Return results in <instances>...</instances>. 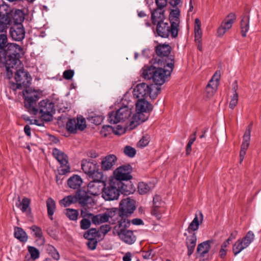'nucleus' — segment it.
Segmentation results:
<instances>
[{"label":"nucleus","instance_id":"1","mask_svg":"<svg viewBox=\"0 0 261 261\" xmlns=\"http://www.w3.org/2000/svg\"><path fill=\"white\" fill-rule=\"evenodd\" d=\"M4 33L0 34V68L6 69L7 78L10 79L13 73L12 69H16L20 62L22 48L16 43H8L6 32Z\"/></svg>","mask_w":261,"mask_h":261},{"label":"nucleus","instance_id":"2","mask_svg":"<svg viewBox=\"0 0 261 261\" xmlns=\"http://www.w3.org/2000/svg\"><path fill=\"white\" fill-rule=\"evenodd\" d=\"M24 104L28 111L32 115H39L41 120L51 121L55 113L54 103L48 99L40 101L37 107L36 102L40 98V93L32 89H27L23 92Z\"/></svg>","mask_w":261,"mask_h":261},{"label":"nucleus","instance_id":"3","mask_svg":"<svg viewBox=\"0 0 261 261\" xmlns=\"http://www.w3.org/2000/svg\"><path fill=\"white\" fill-rule=\"evenodd\" d=\"M24 15L22 10H16L12 11L8 5H0V33L6 32L12 20L14 24L22 23Z\"/></svg>","mask_w":261,"mask_h":261},{"label":"nucleus","instance_id":"4","mask_svg":"<svg viewBox=\"0 0 261 261\" xmlns=\"http://www.w3.org/2000/svg\"><path fill=\"white\" fill-rule=\"evenodd\" d=\"M137 113L131 118L127 127L133 129L141 123L146 121L148 117V113L152 110V106L146 99H138L136 103Z\"/></svg>","mask_w":261,"mask_h":261},{"label":"nucleus","instance_id":"5","mask_svg":"<svg viewBox=\"0 0 261 261\" xmlns=\"http://www.w3.org/2000/svg\"><path fill=\"white\" fill-rule=\"evenodd\" d=\"M180 13V11L178 8L170 9L168 16L170 25L168 26V23L164 22V28L167 25L166 32H164V38H168L170 36L172 39H175L177 37L179 31Z\"/></svg>","mask_w":261,"mask_h":261},{"label":"nucleus","instance_id":"6","mask_svg":"<svg viewBox=\"0 0 261 261\" xmlns=\"http://www.w3.org/2000/svg\"><path fill=\"white\" fill-rule=\"evenodd\" d=\"M161 88L155 85H148L142 83L138 84L134 90V95L138 99H147L148 97L151 99H154Z\"/></svg>","mask_w":261,"mask_h":261},{"label":"nucleus","instance_id":"7","mask_svg":"<svg viewBox=\"0 0 261 261\" xmlns=\"http://www.w3.org/2000/svg\"><path fill=\"white\" fill-rule=\"evenodd\" d=\"M175 64V53L172 47L164 43V83L169 81Z\"/></svg>","mask_w":261,"mask_h":261},{"label":"nucleus","instance_id":"8","mask_svg":"<svg viewBox=\"0 0 261 261\" xmlns=\"http://www.w3.org/2000/svg\"><path fill=\"white\" fill-rule=\"evenodd\" d=\"M143 77L146 80L152 79L154 84L161 87L163 84V68L162 66L154 65L144 69Z\"/></svg>","mask_w":261,"mask_h":261},{"label":"nucleus","instance_id":"9","mask_svg":"<svg viewBox=\"0 0 261 261\" xmlns=\"http://www.w3.org/2000/svg\"><path fill=\"white\" fill-rule=\"evenodd\" d=\"M15 79L16 83L9 82V86L13 90L25 88V91L27 89H31L28 87L31 84V77L29 76L28 72L24 69H19L16 71Z\"/></svg>","mask_w":261,"mask_h":261},{"label":"nucleus","instance_id":"10","mask_svg":"<svg viewBox=\"0 0 261 261\" xmlns=\"http://www.w3.org/2000/svg\"><path fill=\"white\" fill-rule=\"evenodd\" d=\"M156 8L151 12V21L152 24L156 25V30L154 32L155 36L163 37V2H160L156 4Z\"/></svg>","mask_w":261,"mask_h":261},{"label":"nucleus","instance_id":"11","mask_svg":"<svg viewBox=\"0 0 261 261\" xmlns=\"http://www.w3.org/2000/svg\"><path fill=\"white\" fill-rule=\"evenodd\" d=\"M120 181L117 179L110 180L108 185L105 184L102 196L106 200H114L119 198L120 195L119 186Z\"/></svg>","mask_w":261,"mask_h":261},{"label":"nucleus","instance_id":"12","mask_svg":"<svg viewBox=\"0 0 261 261\" xmlns=\"http://www.w3.org/2000/svg\"><path fill=\"white\" fill-rule=\"evenodd\" d=\"M132 111L127 106H123L115 112H112L109 114L108 121L111 124L124 121L131 115Z\"/></svg>","mask_w":261,"mask_h":261},{"label":"nucleus","instance_id":"13","mask_svg":"<svg viewBox=\"0 0 261 261\" xmlns=\"http://www.w3.org/2000/svg\"><path fill=\"white\" fill-rule=\"evenodd\" d=\"M53 155L61 165L58 169L59 174L64 175L69 172L70 167L68 163V156L64 152L56 148L53 149Z\"/></svg>","mask_w":261,"mask_h":261},{"label":"nucleus","instance_id":"14","mask_svg":"<svg viewBox=\"0 0 261 261\" xmlns=\"http://www.w3.org/2000/svg\"><path fill=\"white\" fill-rule=\"evenodd\" d=\"M136 209L135 201L127 198L122 199L119 204L118 214L119 217H126L130 216Z\"/></svg>","mask_w":261,"mask_h":261},{"label":"nucleus","instance_id":"15","mask_svg":"<svg viewBox=\"0 0 261 261\" xmlns=\"http://www.w3.org/2000/svg\"><path fill=\"white\" fill-rule=\"evenodd\" d=\"M66 127L68 132L75 134L77 131H82L86 127V122L84 118L78 117L77 119H69L66 123Z\"/></svg>","mask_w":261,"mask_h":261},{"label":"nucleus","instance_id":"16","mask_svg":"<svg viewBox=\"0 0 261 261\" xmlns=\"http://www.w3.org/2000/svg\"><path fill=\"white\" fill-rule=\"evenodd\" d=\"M132 168L130 165L120 166L114 171L115 178L113 179H117L119 181L129 180L132 178Z\"/></svg>","mask_w":261,"mask_h":261},{"label":"nucleus","instance_id":"17","mask_svg":"<svg viewBox=\"0 0 261 261\" xmlns=\"http://www.w3.org/2000/svg\"><path fill=\"white\" fill-rule=\"evenodd\" d=\"M252 126V122H251L246 128V129L243 137V142L241 146L240 152V163H241L244 159L250 141L251 131Z\"/></svg>","mask_w":261,"mask_h":261},{"label":"nucleus","instance_id":"18","mask_svg":"<svg viewBox=\"0 0 261 261\" xmlns=\"http://www.w3.org/2000/svg\"><path fill=\"white\" fill-rule=\"evenodd\" d=\"M81 167L84 172L90 177L94 178L98 174L101 177L102 176L101 173L98 172L96 164L93 162L88 161L87 160H83L82 161Z\"/></svg>","mask_w":261,"mask_h":261},{"label":"nucleus","instance_id":"19","mask_svg":"<svg viewBox=\"0 0 261 261\" xmlns=\"http://www.w3.org/2000/svg\"><path fill=\"white\" fill-rule=\"evenodd\" d=\"M9 34L13 40L20 41L24 38L25 32L22 23L14 24L9 29Z\"/></svg>","mask_w":261,"mask_h":261},{"label":"nucleus","instance_id":"20","mask_svg":"<svg viewBox=\"0 0 261 261\" xmlns=\"http://www.w3.org/2000/svg\"><path fill=\"white\" fill-rule=\"evenodd\" d=\"M236 19V16L233 13H230L227 16L226 18L225 19V21L222 22L220 26L217 30L218 35L220 37H222L224 35L225 32L230 29L232 24L233 23Z\"/></svg>","mask_w":261,"mask_h":261},{"label":"nucleus","instance_id":"21","mask_svg":"<svg viewBox=\"0 0 261 261\" xmlns=\"http://www.w3.org/2000/svg\"><path fill=\"white\" fill-rule=\"evenodd\" d=\"M116 233L120 240L127 244L132 245L136 240V237L132 230L123 229L117 230Z\"/></svg>","mask_w":261,"mask_h":261},{"label":"nucleus","instance_id":"22","mask_svg":"<svg viewBox=\"0 0 261 261\" xmlns=\"http://www.w3.org/2000/svg\"><path fill=\"white\" fill-rule=\"evenodd\" d=\"M105 184V182L100 179H94L88 184V192L94 196L102 194Z\"/></svg>","mask_w":261,"mask_h":261},{"label":"nucleus","instance_id":"23","mask_svg":"<svg viewBox=\"0 0 261 261\" xmlns=\"http://www.w3.org/2000/svg\"><path fill=\"white\" fill-rule=\"evenodd\" d=\"M74 196L76 197V202L78 201L83 207L87 206L92 201L91 197L84 190H77Z\"/></svg>","mask_w":261,"mask_h":261},{"label":"nucleus","instance_id":"24","mask_svg":"<svg viewBox=\"0 0 261 261\" xmlns=\"http://www.w3.org/2000/svg\"><path fill=\"white\" fill-rule=\"evenodd\" d=\"M117 159V157L114 154L106 156L101 161V169L104 171L111 170L115 164Z\"/></svg>","mask_w":261,"mask_h":261},{"label":"nucleus","instance_id":"25","mask_svg":"<svg viewBox=\"0 0 261 261\" xmlns=\"http://www.w3.org/2000/svg\"><path fill=\"white\" fill-rule=\"evenodd\" d=\"M213 243V240H208L198 245L196 252L199 254L200 257H203L205 256V254L209 252L211 247V244Z\"/></svg>","mask_w":261,"mask_h":261},{"label":"nucleus","instance_id":"26","mask_svg":"<svg viewBox=\"0 0 261 261\" xmlns=\"http://www.w3.org/2000/svg\"><path fill=\"white\" fill-rule=\"evenodd\" d=\"M154 43L158 44L155 47L156 57H153V64L158 65L162 66L163 64V44L159 43L157 41H154Z\"/></svg>","mask_w":261,"mask_h":261},{"label":"nucleus","instance_id":"27","mask_svg":"<svg viewBox=\"0 0 261 261\" xmlns=\"http://www.w3.org/2000/svg\"><path fill=\"white\" fill-rule=\"evenodd\" d=\"M162 202V196L159 195H155L153 199V208L151 211V214L158 219H160L162 216V213H160L158 210L159 207H160Z\"/></svg>","mask_w":261,"mask_h":261},{"label":"nucleus","instance_id":"28","mask_svg":"<svg viewBox=\"0 0 261 261\" xmlns=\"http://www.w3.org/2000/svg\"><path fill=\"white\" fill-rule=\"evenodd\" d=\"M199 217H198L197 214H195V217L193 221L190 223L188 231L190 233L191 231H195L199 228V225L202 223L203 215L201 212H199Z\"/></svg>","mask_w":261,"mask_h":261},{"label":"nucleus","instance_id":"29","mask_svg":"<svg viewBox=\"0 0 261 261\" xmlns=\"http://www.w3.org/2000/svg\"><path fill=\"white\" fill-rule=\"evenodd\" d=\"M197 241V238L195 233H193L190 236L186 238V246L187 247V254L189 256H191L193 253Z\"/></svg>","mask_w":261,"mask_h":261},{"label":"nucleus","instance_id":"30","mask_svg":"<svg viewBox=\"0 0 261 261\" xmlns=\"http://www.w3.org/2000/svg\"><path fill=\"white\" fill-rule=\"evenodd\" d=\"M82 183V178L77 175H73L67 180V184L69 188L77 190L81 188Z\"/></svg>","mask_w":261,"mask_h":261},{"label":"nucleus","instance_id":"31","mask_svg":"<svg viewBox=\"0 0 261 261\" xmlns=\"http://www.w3.org/2000/svg\"><path fill=\"white\" fill-rule=\"evenodd\" d=\"M31 203L30 199L24 197L22 201H20V197H18V202L16 203V206L19 208L22 213H31V207L30 206Z\"/></svg>","mask_w":261,"mask_h":261},{"label":"nucleus","instance_id":"32","mask_svg":"<svg viewBox=\"0 0 261 261\" xmlns=\"http://www.w3.org/2000/svg\"><path fill=\"white\" fill-rule=\"evenodd\" d=\"M110 217L109 213H103L96 215H93L91 218V222L95 225H99L108 222Z\"/></svg>","mask_w":261,"mask_h":261},{"label":"nucleus","instance_id":"33","mask_svg":"<svg viewBox=\"0 0 261 261\" xmlns=\"http://www.w3.org/2000/svg\"><path fill=\"white\" fill-rule=\"evenodd\" d=\"M126 183L120 181L121 185L119 186V192L124 195H129L135 191V188L130 181L125 180Z\"/></svg>","mask_w":261,"mask_h":261},{"label":"nucleus","instance_id":"34","mask_svg":"<svg viewBox=\"0 0 261 261\" xmlns=\"http://www.w3.org/2000/svg\"><path fill=\"white\" fill-rule=\"evenodd\" d=\"M241 35L242 37H245L249 29V15L244 14L241 21Z\"/></svg>","mask_w":261,"mask_h":261},{"label":"nucleus","instance_id":"35","mask_svg":"<svg viewBox=\"0 0 261 261\" xmlns=\"http://www.w3.org/2000/svg\"><path fill=\"white\" fill-rule=\"evenodd\" d=\"M232 90L233 91V94L231 96V100L229 103V107L231 109H233L237 106L238 102V93L237 92L238 85L237 81L232 83Z\"/></svg>","mask_w":261,"mask_h":261},{"label":"nucleus","instance_id":"36","mask_svg":"<svg viewBox=\"0 0 261 261\" xmlns=\"http://www.w3.org/2000/svg\"><path fill=\"white\" fill-rule=\"evenodd\" d=\"M84 237L87 240L97 239L102 240V236L99 234L98 230L95 228H91L84 233Z\"/></svg>","mask_w":261,"mask_h":261},{"label":"nucleus","instance_id":"37","mask_svg":"<svg viewBox=\"0 0 261 261\" xmlns=\"http://www.w3.org/2000/svg\"><path fill=\"white\" fill-rule=\"evenodd\" d=\"M154 186L151 183L140 182L138 184V192L140 194H145L150 191Z\"/></svg>","mask_w":261,"mask_h":261},{"label":"nucleus","instance_id":"38","mask_svg":"<svg viewBox=\"0 0 261 261\" xmlns=\"http://www.w3.org/2000/svg\"><path fill=\"white\" fill-rule=\"evenodd\" d=\"M121 219L118 221V224L115 226L114 229L117 232V230L127 229L130 225V221L127 219L126 217H120Z\"/></svg>","mask_w":261,"mask_h":261},{"label":"nucleus","instance_id":"39","mask_svg":"<svg viewBox=\"0 0 261 261\" xmlns=\"http://www.w3.org/2000/svg\"><path fill=\"white\" fill-rule=\"evenodd\" d=\"M46 206L48 217L52 220V217L56 210V203L55 200L51 198H48L46 200Z\"/></svg>","mask_w":261,"mask_h":261},{"label":"nucleus","instance_id":"40","mask_svg":"<svg viewBox=\"0 0 261 261\" xmlns=\"http://www.w3.org/2000/svg\"><path fill=\"white\" fill-rule=\"evenodd\" d=\"M14 236L22 242H25L28 240V236L26 232L20 227H16L15 228Z\"/></svg>","mask_w":261,"mask_h":261},{"label":"nucleus","instance_id":"41","mask_svg":"<svg viewBox=\"0 0 261 261\" xmlns=\"http://www.w3.org/2000/svg\"><path fill=\"white\" fill-rule=\"evenodd\" d=\"M30 229L34 233V236L35 238L41 240L43 243L45 242V238L43 237L42 230L40 227L33 225L30 227Z\"/></svg>","mask_w":261,"mask_h":261},{"label":"nucleus","instance_id":"42","mask_svg":"<svg viewBox=\"0 0 261 261\" xmlns=\"http://www.w3.org/2000/svg\"><path fill=\"white\" fill-rule=\"evenodd\" d=\"M254 238V233L251 231H249L245 236L240 240L243 243L245 247H247L253 241Z\"/></svg>","mask_w":261,"mask_h":261},{"label":"nucleus","instance_id":"43","mask_svg":"<svg viewBox=\"0 0 261 261\" xmlns=\"http://www.w3.org/2000/svg\"><path fill=\"white\" fill-rule=\"evenodd\" d=\"M246 248L247 247H245L242 242L240 240H238L233 245L232 251L236 256Z\"/></svg>","mask_w":261,"mask_h":261},{"label":"nucleus","instance_id":"44","mask_svg":"<svg viewBox=\"0 0 261 261\" xmlns=\"http://www.w3.org/2000/svg\"><path fill=\"white\" fill-rule=\"evenodd\" d=\"M76 202V197H75V196L72 195L66 196L62 199L60 201V203L65 207L68 206L70 204Z\"/></svg>","mask_w":261,"mask_h":261},{"label":"nucleus","instance_id":"45","mask_svg":"<svg viewBox=\"0 0 261 261\" xmlns=\"http://www.w3.org/2000/svg\"><path fill=\"white\" fill-rule=\"evenodd\" d=\"M195 38H197L198 40L201 38L202 31L201 30V22L198 18H196L195 20V27H194Z\"/></svg>","mask_w":261,"mask_h":261},{"label":"nucleus","instance_id":"46","mask_svg":"<svg viewBox=\"0 0 261 261\" xmlns=\"http://www.w3.org/2000/svg\"><path fill=\"white\" fill-rule=\"evenodd\" d=\"M65 214L70 220L72 221H76L79 215L77 210L72 208H67Z\"/></svg>","mask_w":261,"mask_h":261},{"label":"nucleus","instance_id":"47","mask_svg":"<svg viewBox=\"0 0 261 261\" xmlns=\"http://www.w3.org/2000/svg\"><path fill=\"white\" fill-rule=\"evenodd\" d=\"M47 251L55 260H58L60 258L59 252L53 246L48 245L47 247Z\"/></svg>","mask_w":261,"mask_h":261},{"label":"nucleus","instance_id":"48","mask_svg":"<svg viewBox=\"0 0 261 261\" xmlns=\"http://www.w3.org/2000/svg\"><path fill=\"white\" fill-rule=\"evenodd\" d=\"M28 251L31 255V257L33 260H35L39 257V251L35 247L32 246L28 247Z\"/></svg>","mask_w":261,"mask_h":261},{"label":"nucleus","instance_id":"49","mask_svg":"<svg viewBox=\"0 0 261 261\" xmlns=\"http://www.w3.org/2000/svg\"><path fill=\"white\" fill-rule=\"evenodd\" d=\"M123 152L127 156L133 158L136 153V150L135 148L130 146H126L123 149Z\"/></svg>","mask_w":261,"mask_h":261},{"label":"nucleus","instance_id":"50","mask_svg":"<svg viewBox=\"0 0 261 261\" xmlns=\"http://www.w3.org/2000/svg\"><path fill=\"white\" fill-rule=\"evenodd\" d=\"M111 227L110 225L105 224L101 225L99 229L98 230L99 232V234L102 236V239L104 236L111 230Z\"/></svg>","mask_w":261,"mask_h":261},{"label":"nucleus","instance_id":"51","mask_svg":"<svg viewBox=\"0 0 261 261\" xmlns=\"http://www.w3.org/2000/svg\"><path fill=\"white\" fill-rule=\"evenodd\" d=\"M91 222L87 218H83L80 221V227L82 229L86 230L88 229L91 226Z\"/></svg>","mask_w":261,"mask_h":261},{"label":"nucleus","instance_id":"52","mask_svg":"<svg viewBox=\"0 0 261 261\" xmlns=\"http://www.w3.org/2000/svg\"><path fill=\"white\" fill-rule=\"evenodd\" d=\"M74 74L73 70L69 69L65 70L63 73V77L64 79L67 80H71Z\"/></svg>","mask_w":261,"mask_h":261},{"label":"nucleus","instance_id":"53","mask_svg":"<svg viewBox=\"0 0 261 261\" xmlns=\"http://www.w3.org/2000/svg\"><path fill=\"white\" fill-rule=\"evenodd\" d=\"M149 142V141L147 137H143L138 142L137 145L140 147H144L148 144Z\"/></svg>","mask_w":261,"mask_h":261},{"label":"nucleus","instance_id":"54","mask_svg":"<svg viewBox=\"0 0 261 261\" xmlns=\"http://www.w3.org/2000/svg\"><path fill=\"white\" fill-rule=\"evenodd\" d=\"M89 241L87 243V246L88 248L91 250H94L96 249L97 242L99 241L97 239L88 240Z\"/></svg>","mask_w":261,"mask_h":261},{"label":"nucleus","instance_id":"55","mask_svg":"<svg viewBox=\"0 0 261 261\" xmlns=\"http://www.w3.org/2000/svg\"><path fill=\"white\" fill-rule=\"evenodd\" d=\"M81 216L83 218H89L91 219V218L93 217V214L88 212L86 210V208L85 207L82 209L81 212Z\"/></svg>","mask_w":261,"mask_h":261},{"label":"nucleus","instance_id":"56","mask_svg":"<svg viewBox=\"0 0 261 261\" xmlns=\"http://www.w3.org/2000/svg\"><path fill=\"white\" fill-rule=\"evenodd\" d=\"M168 2L169 4L175 9V8H177V5L180 3V0H164V7H165L167 2Z\"/></svg>","mask_w":261,"mask_h":261},{"label":"nucleus","instance_id":"57","mask_svg":"<svg viewBox=\"0 0 261 261\" xmlns=\"http://www.w3.org/2000/svg\"><path fill=\"white\" fill-rule=\"evenodd\" d=\"M47 233L54 239L57 240L58 236L56 231L53 228L49 227L47 230Z\"/></svg>","mask_w":261,"mask_h":261},{"label":"nucleus","instance_id":"58","mask_svg":"<svg viewBox=\"0 0 261 261\" xmlns=\"http://www.w3.org/2000/svg\"><path fill=\"white\" fill-rule=\"evenodd\" d=\"M133 224L135 225H140L143 224V221L140 218H135L131 221Z\"/></svg>","mask_w":261,"mask_h":261},{"label":"nucleus","instance_id":"59","mask_svg":"<svg viewBox=\"0 0 261 261\" xmlns=\"http://www.w3.org/2000/svg\"><path fill=\"white\" fill-rule=\"evenodd\" d=\"M195 42L197 44V48L199 50H202V45L201 42V38H199L198 40L197 39V38H195Z\"/></svg>","mask_w":261,"mask_h":261},{"label":"nucleus","instance_id":"60","mask_svg":"<svg viewBox=\"0 0 261 261\" xmlns=\"http://www.w3.org/2000/svg\"><path fill=\"white\" fill-rule=\"evenodd\" d=\"M112 127L110 125H106L102 127V128L101 130V134L102 135H103L105 137L107 136V134L105 133L106 130H111Z\"/></svg>","mask_w":261,"mask_h":261},{"label":"nucleus","instance_id":"61","mask_svg":"<svg viewBox=\"0 0 261 261\" xmlns=\"http://www.w3.org/2000/svg\"><path fill=\"white\" fill-rule=\"evenodd\" d=\"M227 254V250L224 248H221L219 251V256L221 258H224Z\"/></svg>","mask_w":261,"mask_h":261},{"label":"nucleus","instance_id":"62","mask_svg":"<svg viewBox=\"0 0 261 261\" xmlns=\"http://www.w3.org/2000/svg\"><path fill=\"white\" fill-rule=\"evenodd\" d=\"M123 261H130L132 259V254L128 252L123 257Z\"/></svg>","mask_w":261,"mask_h":261},{"label":"nucleus","instance_id":"63","mask_svg":"<svg viewBox=\"0 0 261 261\" xmlns=\"http://www.w3.org/2000/svg\"><path fill=\"white\" fill-rule=\"evenodd\" d=\"M24 132L28 136H31V129L29 125H27L24 126Z\"/></svg>","mask_w":261,"mask_h":261},{"label":"nucleus","instance_id":"64","mask_svg":"<svg viewBox=\"0 0 261 261\" xmlns=\"http://www.w3.org/2000/svg\"><path fill=\"white\" fill-rule=\"evenodd\" d=\"M196 132H195L193 134H192V135H190L189 141L193 143L196 140Z\"/></svg>","mask_w":261,"mask_h":261}]
</instances>
